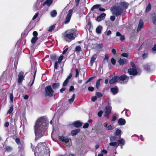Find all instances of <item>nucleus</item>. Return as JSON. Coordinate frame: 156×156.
I'll use <instances>...</instances> for the list:
<instances>
[{
	"label": "nucleus",
	"mask_w": 156,
	"mask_h": 156,
	"mask_svg": "<svg viewBox=\"0 0 156 156\" xmlns=\"http://www.w3.org/2000/svg\"><path fill=\"white\" fill-rule=\"evenodd\" d=\"M118 62L120 65H123L127 62V60L125 59L120 58L118 61Z\"/></svg>",
	"instance_id": "20"
},
{
	"label": "nucleus",
	"mask_w": 156,
	"mask_h": 156,
	"mask_svg": "<svg viewBox=\"0 0 156 156\" xmlns=\"http://www.w3.org/2000/svg\"><path fill=\"white\" fill-rule=\"evenodd\" d=\"M55 28V26L54 25H52L49 27L48 30L49 32H51L54 30Z\"/></svg>",
	"instance_id": "40"
},
{
	"label": "nucleus",
	"mask_w": 156,
	"mask_h": 156,
	"mask_svg": "<svg viewBox=\"0 0 156 156\" xmlns=\"http://www.w3.org/2000/svg\"><path fill=\"white\" fill-rule=\"evenodd\" d=\"M112 129V126H111V125H109L108 126V127H107L106 128V129L107 130H108Z\"/></svg>",
	"instance_id": "62"
},
{
	"label": "nucleus",
	"mask_w": 156,
	"mask_h": 156,
	"mask_svg": "<svg viewBox=\"0 0 156 156\" xmlns=\"http://www.w3.org/2000/svg\"><path fill=\"white\" fill-rule=\"evenodd\" d=\"M45 96H48L50 97H52L54 94V90L52 89L50 85L46 87L45 89Z\"/></svg>",
	"instance_id": "6"
},
{
	"label": "nucleus",
	"mask_w": 156,
	"mask_h": 156,
	"mask_svg": "<svg viewBox=\"0 0 156 156\" xmlns=\"http://www.w3.org/2000/svg\"><path fill=\"white\" fill-rule=\"evenodd\" d=\"M109 145L110 146H116L117 147V143L116 142H110L109 144Z\"/></svg>",
	"instance_id": "37"
},
{
	"label": "nucleus",
	"mask_w": 156,
	"mask_h": 156,
	"mask_svg": "<svg viewBox=\"0 0 156 156\" xmlns=\"http://www.w3.org/2000/svg\"><path fill=\"white\" fill-rule=\"evenodd\" d=\"M75 71L76 72V74L75 75V77H77L79 75V70L77 69H76L75 70Z\"/></svg>",
	"instance_id": "53"
},
{
	"label": "nucleus",
	"mask_w": 156,
	"mask_h": 156,
	"mask_svg": "<svg viewBox=\"0 0 156 156\" xmlns=\"http://www.w3.org/2000/svg\"><path fill=\"white\" fill-rule=\"evenodd\" d=\"M60 86L59 83H54L52 84V87L53 89L54 90L58 88Z\"/></svg>",
	"instance_id": "26"
},
{
	"label": "nucleus",
	"mask_w": 156,
	"mask_h": 156,
	"mask_svg": "<svg viewBox=\"0 0 156 156\" xmlns=\"http://www.w3.org/2000/svg\"><path fill=\"white\" fill-rule=\"evenodd\" d=\"M38 15V12H36L34 16H33L32 20H34L36 19Z\"/></svg>",
	"instance_id": "55"
},
{
	"label": "nucleus",
	"mask_w": 156,
	"mask_h": 156,
	"mask_svg": "<svg viewBox=\"0 0 156 156\" xmlns=\"http://www.w3.org/2000/svg\"><path fill=\"white\" fill-rule=\"evenodd\" d=\"M117 142V147L121 145H124L125 144V141L122 138H120Z\"/></svg>",
	"instance_id": "16"
},
{
	"label": "nucleus",
	"mask_w": 156,
	"mask_h": 156,
	"mask_svg": "<svg viewBox=\"0 0 156 156\" xmlns=\"http://www.w3.org/2000/svg\"><path fill=\"white\" fill-rule=\"evenodd\" d=\"M102 113H103V111L101 110L98 113V116L99 117H101L102 115Z\"/></svg>",
	"instance_id": "57"
},
{
	"label": "nucleus",
	"mask_w": 156,
	"mask_h": 156,
	"mask_svg": "<svg viewBox=\"0 0 156 156\" xmlns=\"http://www.w3.org/2000/svg\"><path fill=\"white\" fill-rule=\"evenodd\" d=\"M125 39V37L124 35H121L120 36V39L121 40V41H123Z\"/></svg>",
	"instance_id": "64"
},
{
	"label": "nucleus",
	"mask_w": 156,
	"mask_h": 156,
	"mask_svg": "<svg viewBox=\"0 0 156 156\" xmlns=\"http://www.w3.org/2000/svg\"><path fill=\"white\" fill-rule=\"evenodd\" d=\"M80 129H79L73 130L71 131V134L72 136L76 135L77 134L80 132Z\"/></svg>",
	"instance_id": "24"
},
{
	"label": "nucleus",
	"mask_w": 156,
	"mask_h": 156,
	"mask_svg": "<svg viewBox=\"0 0 156 156\" xmlns=\"http://www.w3.org/2000/svg\"><path fill=\"white\" fill-rule=\"evenodd\" d=\"M129 4L126 2H122L116 6L113 7L112 9V14L116 16L121 15L124 10L126 9Z\"/></svg>",
	"instance_id": "3"
},
{
	"label": "nucleus",
	"mask_w": 156,
	"mask_h": 156,
	"mask_svg": "<svg viewBox=\"0 0 156 156\" xmlns=\"http://www.w3.org/2000/svg\"><path fill=\"white\" fill-rule=\"evenodd\" d=\"M106 16V14L104 13L101 14L100 16L98 17L97 18V20L98 22H100L104 20Z\"/></svg>",
	"instance_id": "15"
},
{
	"label": "nucleus",
	"mask_w": 156,
	"mask_h": 156,
	"mask_svg": "<svg viewBox=\"0 0 156 156\" xmlns=\"http://www.w3.org/2000/svg\"><path fill=\"white\" fill-rule=\"evenodd\" d=\"M144 69L148 72H150L154 70L156 68L154 64L149 62L145 64L143 66Z\"/></svg>",
	"instance_id": "4"
},
{
	"label": "nucleus",
	"mask_w": 156,
	"mask_h": 156,
	"mask_svg": "<svg viewBox=\"0 0 156 156\" xmlns=\"http://www.w3.org/2000/svg\"><path fill=\"white\" fill-rule=\"evenodd\" d=\"M37 1L36 2L35 5L33 7V9L34 10L36 11L38 10L39 9V6L40 5V3L37 0Z\"/></svg>",
	"instance_id": "27"
},
{
	"label": "nucleus",
	"mask_w": 156,
	"mask_h": 156,
	"mask_svg": "<svg viewBox=\"0 0 156 156\" xmlns=\"http://www.w3.org/2000/svg\"><path fill=\"white\" fill-rule=\"evenodd\" d=\"M101 6V5L97 4L94 5L91 8V10L93 11L94 9H98Z\"/></svg>",
	"instance_id": "34"
},
{
	"label": "nucleus",
	"mask_w": 156,
	"mask_h": 156,
	"mask_svg": "<svg viewBox=\"0 0 156 156\" xmlns=\"http://www.w3.org/2000/svg\"><path fill=\"white\" fill-rule=\"evenodd\" d=\"M35 156H49V148L45 143H39L34 151Z\"/></svg>",
	"instance_id": "2"
},
{
	"label": "nucleus",
	"mask_w": 156,
	"mask_h": 156,
	"mask_svg": "<svg viewBox=\"0 0 156 156\" xmlns=\"http://www.w3.org/2000/svg\"><path fill=\"white\" fill-rule=\"evenodd\" d=\"M13 108L12 106H11L10 108L9 109L7 112V114H11L12 113V112L13 111Z\"/></svg>",
	"instance_id": "38"
},
{
	"label": "nucleus",
	"mask_w": 156,
	"mask_h": 156,
	"mask_svg": "<svg viewBox=\"0 0 156 156\" xmlns=\"http://www.w3.org/2000/svg\"><path fill=\"white\" fill-rule=\"evenodd\" d=\"M96 95L98 98H100L102 96V94L101 93L99 92H96Z\"/></svg>",
	"instance_id": "45"
},
{
	"label": "nucleus",
	"mask_w": 156,
	"mask_h": 156,
	"mask_svg": "<svg viewBox=\"0 0 156 156\" xmlns=\"http://www.w3.org/2000/svg\"><path fill=\"white\" fill-rule=\"evenodd\" d=\"M121 55L123 57H127L128 54L127 53H123L121 54Z\"/></svg>",
	"instance_id": "52"
},
{
	"label": "nucleus",
	"mask_w": 156,
	"mask_h": 156,
	"mask_svg": "<svg viewBox=\"0 0 156 156\" xmlns=\"http://www.w3.org/2000/svg\"><path fill=\"white\" fill-rule=\"evenodd\" d=\"M116 139V137L115 136H111L110 137V140L111 142H114Z\"/></svg>",
	"instance_id": "41"
},
{
	"label": "nucleus",
	"mask_w": 156,
	"mask_h": 156,
	"mask_svg": "<svg viewBox=\"0 0 156 156\" xmlns=\"http://www.w3.org/2000/svg\"><path fill=\"white\" fill-rule=\"evenodd\" d=\"M128 73L130 75L136 76L138 72L136 68H132L128 69Z\"/></svg>",
	"instance_id": "10"
},
{
	"label": "nucleus",
	"mask_w": 156,
	"mask_h": 156,
	"mask_svg": "<svg viewBox=\"0 0 156 156\" xmlns=\"http://www.w3.org/2000/svg\"><path fill=\"white\" fill-rule=\"evenodd\" d=\"M10 101L12 102H13V94L12 93L10 94Z\"/></svg>",
	"instance_id": "49"
},
{
	"label": "nucleus",
	"mask_w": 156,
	"mask_h": 156,
	"mask_svg": "<svg viewBox=\"0 0 156 156\" xmlns=\"http://www.w3.org/2000/svg\"><path fill=\"white\" fill-rule=\"evenodd\" d=\"M36 72H37V68H36V67L35 66H34V67L33 69H32V71H31V72L33 73H34V74H33L34 79H33V81L30 85V86H32V85H33V84L34 83V80H35V77Z\"/></svg>",
	"instance_id": "12"
},
{
	"label": "nucleus",
	"mask_w": 156,
	"mask_h": 156,
	"mask_svg": "<svg viewBox=\"0 0 156 156\" xmlns=\"http://www.w3.org/2000/svg\"><path fill=\"white\" fill-rule=\"evenodd\" d=\"M75 51L77 53L79 52L80 51H81V49L80 46H78L76 47L75 48Z\"/></svg>",
	"instance_id": "33"
},
{
	"label": "nucleus",
	"mask_w": 156,
	"mask_h": 156,
	"mask_svg": "<svg viewBox=\"0 0 156 156\" xmlns=\"http://www.w3.org/2000/svg\"><path fill=\"white\" fill-rule=\"evenodd\" d=\"M38 40L37 37H33L31 40V42L33 44H34Z\"/></svg>",
	"instance_id": "32"
},
{
	"label": "nucleus",
	"mask_w": 156,
	"mask_h": 156,
	"mask_svg": "<svg viewBox=\"0 0 156 156\" xmlns=\"http://www.w3.org/2000/svg\"><path fill=\"white\" fill-rule=\"evenodd\" d=\"M102 80V79H99L96 82V87L97 89H98V88L100 86V83L101 80Z\"/></svg>",
	"instance_id": "36"
},
{
	"label": "nucleus",
	"mask_w": 156,
	"mask_h": 156,
	"mask_svg": "<svg viewBox=\"0 0 156 156\" xmlns=\"http://www.w3.org/2000/svg\"><path fill=\"white\" fill-rule=\"evenodd\" d=\"M151 9V5L150 3H149L148 5L146 7L145 11L148 12L150 11Z\"/></svg>",
	"instance_id": "35"
},
{
	"label": "nucleus",
	"mask_w": 156,
	"mask_h": 156,
	"mask_svg": "<svg viewBox=\"0 0 156 156\" xmlns=\"http://www.w3.org/2000/svg\"><path fill=\"white\" fill-rule=\"evenodd\" d=\"M73 12L72 9H70L67 13V15L66 18L64 22V23L66 24L68 23L70 21Z\"/></svg>",
	"instance_id": "7"
},
{
	"label": "nucleus",
	"mask_w": 156,
	"mask_h": 156,
	"mask_svg": "<svg viewBox=\"0 0 156 156\" xmlns=\"http://www.w3.org/2000/svg\"><path fill=\"white\" fill-rule=\"evenodd\" d=\"M48 127V123L44 117H41L37 119L34 126L36 140L39 139L44 136Z\"/></svg>",
	"instance_id": "1"
},
{
	"label": "nucleus",
	"mask_w": 156,
	"mask_h": 156,
	"mask_svg": "<svg viewBox=\"0 0 156 156\" xmlns=\"http://www.w3.org/2000/svg\"><path fill=\"white\" fill-rule=\"evenodd\" d=\"M103 27L101 26H98L96 29V32L98 34H100L101 33Z\"/></svg>",
	"instance_id": "25"
},
{
	"label": "nucleus",
	"mask_w": 156,
	"mask_h": 156,
	"mask_svg": "<svg viewBox=\"0 0 156 156\" xmlns=\"http://www.w3.org/2000/svg\"><path fill=\"white\" fill-rule=\"evenodd\" d=\"M97 99V98L96 96H93L92 97L91 100L93 101H95Z\"/></svg>",
	"instance_id": "63"
},
{
	"label": "nucleus",
	"mask_w": 156,
	"mask_h": 156,
	"mask_svg": "<svg viewBox=\"0 0 156 156\" xmlns=\"http://www.w3.org/2000/svg\"><path fill=\"white\" fill-rule=\"evenodd\" d=\"M68 82H69V81H67V80H65V81H64V82L63 83V84H62L63 86V87L66 86L67 85Z\"/></svg>",
	"instance_id": "51"
},
{
	"label": "nucleus",
	"mask_w": 156,
	"mask_h": 156,
	"mask_svg": "<svg viewBox=\"0 0 156 156\" xmlns=\"http://www.w3.org/2000/svg\"><path fill=\"white\" fill-rule=\"evenodd\" d=\"M59 139H60L63 142L66 143H67L69 142V139L66 137H65L63 136H60Z\"/></svg>",
	"instance_id": "14"
},
{
	"label": "nucleus",
	"mask_w": 156,
	"mask_h": 156,
	"mask_svg": "<svg viewBox=\"0 0 156 156\" xmlns=\"http://www.w3.org/2000/svg\"><path fill=\"white\" fill-rule=\"evenodd\" d=\"M118 88L117 87L112 88L111 89V91L114 95H115L118 93Z\"/></svg>",
	"instance_id": "21"
},
{
	"label": "nucleus",
	"mask_w": 156,
	"mask_h": 156,
	"mask_svg": "<svg viewBox=\"0 0 156 156\" xmlns=\"http://www.w3.org/2000/svg\"><path fill=\"white\" fill-rule=\"evenodd\" d=\"M75 97V94H74L73 95V97L72 98L69 100L68 101L70 103H71L74 100Z\"/></svg>",
	"instance_id": "39"
},
{
	"label": "nucleus",
	"mask_w": 156,
	"mask_h": 156,
	"mask_svg": "<svg viewBox=\"0 0 156 156\" xmlns=\"http://www.w3.org/2000/svg\"><path fill=\"white\" fill-rule=\"evenodd\" d=\"M89 126V124L88 123H86L83 126V128L85 129L88 128Z\"/></svg>",
	"instance_id": "60"
},
{
	"label": "nucleus",
	"mask_w": 156,
	"mask_h": 156,
	"mask_svg": "<svg viewBox=\"0 0 156 156\" xmlns=\"http://www.w3.org/2000/svg\"><path fill=\"white\" fill-rule=\"evenodd\" d=\"M148 53H144L142 55V58L144 59L147 58L148 56Z\"/></svg>",
	"instance_id": "44"
},
{
	"label": "nucleus",
	"mask_w": 156,
	"mask_h": 156,
	"mask_svg": "<svg viewBox=\"0 0 156 156\" xmlns=\"http://www.w3.org/2000/svg\"><path fill=\"white\" fill-rule=\"evenodd\" d=\"M111 62L112 64L114 65L115 64L116 60L114 58H112L111 60Z\"/></svg>",
	"instance_id": "48"
},
{
	"label": "nucleus",
	"mask_w": 156,
	"mask_h": 156,
	"mask_svg": "<svg viewBox=\"0 0 156 156\" xmlns=\"http://www.w3.org/2000/svg\"><path fill=\"white\" fill-rule=\"evenodd\" d=\"M152 51H153L155 53H156V44H155L154 47L152 48Z\"/></svg>",
	"instance_id": "50"
},
{
	"label": "nucleus",
	"mask_w": 156,
	"mask_h": 156,
	"mask_svg": "<svg viewBox=\"0 0 156 156\" xmlns=\"http://www.w3.org/2000/svg\"><path fill=\"white\" fill-rule=\"evenodd\" d=\"M75 38L74 36V33L70 31L67 32L65 36V39L66 41L70 42Z\"/></svg>",
	"instance_id": "5"
},
{
	"label": "nucleus",
	"mask_w": 156,
	"mask_h": 156,
	"mask_svg": "<svg viewBox=\"0 0 156 156\" xmlns=\"http://www.w3.org/2000/svg\"><path fill=\"white\" fill-rule=\"evenodd\" d=\"M51 59L53 61H55L56 59V56L55 55H50Z\"/></svg>",
	"instance_id": "43"
},
{
	"label": "nucleus",
	"mask_w": 156,
	"mask_h": 156,
	"mask_svg": "<svg viewBox=\"0 0 156 156\" xmlns=\"http://www.w3.org/2000/svg\"><path fill=\"white\" fill-rule=\"evenodd\" d=\"M88 90L90 91H93L94 90V88L92 87H88Z\"/></svg>",
	"instance_id": "54"
},
{
	"label": "nucleus",
	"mask_w": 156,
	"mask_h": 156,
	"mask_svg": "<svg viewBox=\"0 0 156 156\" xmlns=\"http://www.w3.org/2000/svg\"><path fill=\"white\" fill-rule=\"evenodd\" d=\"M97 55L96 54H94L91 57L90 59V64L91 66H92L95 60L97 58Z\"/></svg>",
	"instance_id": "19"
},
{
	"label": "nucleus",
	"mask_w": 156,
	"mask_h": 156,
	"mask_svg": "<svg viewBox=\"0 0 156 156\" xmlns=\"http://www.w3.org/2000/svg\"><path fill=\"white\" fill-rule=\"evenodd\" d=\"M57 14V12L55 10H53L50 13L51 16L52 17H55L56 16Z\"/></svg>",
	"instance_id": "31"
},
{
	"label": "nucleus",
	"mask_w": 156,
	"mask_h": 156,
	"mask_svg": "<svg viewBox=\"0 0 156 156\" xmlns=\"http://www.w3.org/2000/svg\"><path fill=\"white\" fill-rule=\"evenodd\" d=\"M58 62H55L54 65V69H57L58 67Z\"/></svg>",
	"instance_id": "56"
},
{
	"label": "nucleus",
	"mask_w": 156,
	"mask_h": 156,
	"mask_svg": "<svg viewBox=\"0 0 156 156\" xmlns=\"http://www.w3.org/2000/svg\"><path fill=\"white\" fill-rule=\"evenodd\" d=\"M33 34L34 36V37H37V36L38 35V34L37 31H34L33 32Z\"/></svg>",
	"instance_id": "61"
},
{
	"label": "nucleus",
	"mask_w": 156,
	"mask_h": 156,
	"mask_svg": "<svg viewBox=\"0 0 156 156\" xmlns=\"http://www.w3.org/2000/svg\"><path fill=\"white\" fill-rule=\"evenodd\" d=\"M105 34L107 36H109L112 34V32L110 30H108L107 32H105Z\"/></svg>",
	"instance_id": "46"
},
{
	"label": "nucleus",
	"mask_w": 156,
	"mask_h": 156,
	"mask_svg": "<svg viewBox=\"0 0 156 156\" xmlns=\"http://www.w3.org/2000/svg\"><path fill=\"white\" fill-rule=\"evenodd\" d=\"M24 80V76L23 72H20L18 75V82L19 84L22 83V81Z\"/></svg>",
	"instance_id": "9"
},
{
	"label": "nucleus",
	"mask_w": 156,
	"mask_h": 156,
	"mask_svg": "<svg viewBox=\"0 0 156 156\" xmlns=\"http://www.w3.org/2000/svg\"><path fill=\"white\" fill-rule=\"evenodd\" d=\"M19 152L23 153L24 151L23 144V143H20L18 145Z\"/></svg>",
	"instance_id": "17"
},
{
	"label": "nucleus",
	"mask_w": 156,
	"mask_h": 156,
	"mask_svg": "<svg viewBox=\"0 0 156 156\" xmlns=\"http://www.w3.org/2000/svg\"><path fill=\"white\" fill-rule=\"evenodd\" d=\"M121 131L119 129H117L114 132V135L115 136H121Z\"/></svg>",
	"instance_id": "28"
},
{
	"label": "nucleus",
	"mask_w": 156,
	"mask_h": 156,
	"mask_svg": "<svg viewBox=\"0 0 156 156\" xmlns=\"http://www.w3.org/2000/svg\"><path fill=\"white\" fill-rule=\"evenodd\" d=\"M82 123L78 121L75 122L73 123L74 126L76 128H78L80 127L82 125Z\"/></svg>",
	"instance_id": "23"
},
{
	"label": "nucleus",
	"mask_w": 156,
	"mask_h": 156,
	"mask_svg": "<svg viewBox=\"0 0 156 156\" xmlns=\"http://www.w3.org/2000/svg\"><path fill=\"white\" fill-rule=\"evenodd\" d=\"M3 147L5 149V150L7 151H10L12 150V148L11 147L9 146H7L5 145H3Z\"/></svg>",
	"instance_id": "29"
},
{
	"label": "nucleus",
	"mask_w": 156,
	"mask_h": 156,
	"mask_svg": "<svg viewBox=\"0 0 156 156\" xmlns=\"http://www.w3.org/2000/svg\"><path fill=\"white\" fill-rule=\"evenodd\" d=\"M53 0H46L43 4V5L47 4L48 6H50Z\"/></svg>",
	"instance_id": "30"
},
{
	"label": "nucleus",
	"mask_w": 156,
	"mask_h": 156,
	"mask_svg": "<svg viewBox=\"0 0 156 156\" xmlns=\"http://www.w3.org/2000/svg\"><path fill=\"white\" fill-rule=\"evenodd\" d=\"M118 123L119 125H123L126 123V120L124 119L120 118L119 119Z\"/></svg>",
	"instance_id": "22"
},
{
	"label": "nucleus",
	"mask_w": 156,
	"mask_h": 156,
	"mask_svg": "<svg viewBox=\"0 0 156 156\" xmlns=\"http://www.w3.org/2000/svg\"><path fill=\"white\" fill-rule=\"evenodd\" d=\"M97 47L99 49L102 48L103 47V45L102 44H99L97 45Z\"/></svg>",
	"instance_id": "59"
},
{
	"label": "nucleus",
	"mask_w": 156,
	"mask_h": 156,
	"mask_svg": "<svg viewBox=\"0 0 156 156\" xmlns=\"http://www.w3.org/2000/svg\"><path fill=\"white\" fill-rule=\"evenodd\" d=\"M119 79L120 80L123 81V83H126L127 82L128 80L129 77L125 75L121 76Z\"/></svg>",
	"instance_id": "11"
},
{
	"label": "nucleus",
	"mask_w": 156,
	"mask_h": 156,
	"mask_svg": "<svg viewBox=\"0 0 156 156\" xmlns=\"http://www.w3.org/2000/svg\"><path fill=\"white\" fill-rule=\"evenodd\" d=\"M63 56L62 55H61L59 57V58L58 59V62L59 63H60L62 60H63Z\"/></svg>",
	"instance_id": "42"
},
{
	"label": "nucleus",
	"mask_w": 156,
	"mask_h": 156,
	"mask_svg": "<svg viewBox=\"0 0 156 156\" xmlns=\"http://www.w3.org/2000/svg\"><path fill=\"white\" fill-rule=\"evenodd\" d=\"M144 23L142 20H140L139 21V23L138 24L137 31H139L141 29L143 28Z\"/></svg>",
	"instance_id": "18"
},
{
	"label": "nucleus",
	"mask_w": 156,
	"mask_h": 156,
	"mask_svg": "<svg viewBox=\"0 0 156 156\" xmlns=\"http://www.w3.org/2000/svg\"><path fill=\"white\" fill-rule=\"evenodd\" d=\"M15 141L16 142V143L18 145L19 144L21 143V142H20V139L18 138H16L15 139Z\"/></svg>",
	"instance_id": "58"
},
{
	"label": "nucleus",
	"mask_w": 156,
	"mask_h": 156,
	"mask_svg": "<svg viewBox=\"0 0 156 156\" xmlns=\"http://www.w3.org/2000/svg\"><path fill=\"white\" fill-rule=\"evenodd\" d=\"M152 21L154 24H156V16L153 17L152 19Z\"/></svg>",
	"instance_id": "47"
},
{
	"label": "nucleus",
	"mask_w": 156,
	"mask_h": 156,
	"mask_svg": "<svg viewBox=\"0 0 156 156\" xmlns=\"http://www.w3.org/2000/svg\"><path fill=\"white\" fill-rule=\"evenodd\" d=\"M111 109L112 107L109 105L106 106L105 108L104 116L107 119L109 118V115L111 112Z\"/></svg>",
	"instance_id": "8"
},
{
	"label": "nucleus",
	"mask_w": 156,
	"mask_h": 156,
	"mask_svg": "<svg viewBox=\"0 0 156 156\" xmlns=\"http://www.w3.org/2000/svg\"><path fill=\"white\" fill-rule=\"evenodd\" d=\"M119 79V77L118 76H115L113 77L111 80L109 81V83L110 84H113L116 82Z\"/></svg>",
	"instance_id": "13"
}]
</instances>
